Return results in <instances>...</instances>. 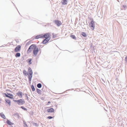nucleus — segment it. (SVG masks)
<instances>
[{"instance_id": "1", "label": "nucleus", "mask_w": 127, "mask_h": 127, "mask_svg": "<svg viewBox=\"0 0 127 127\" xmlns=\"http://www.w3.org/2000/svg\"><path fill=\"white\" fill-rule=\"evenodd\" d=\"M13 101L16 102L19 105H23L25 103L24 100L22 99H20L18 100H14Z\"/></svg>"}, {"instance_id": "2", "label": "nucleus", "mask_w": 127, "mask_h": 127, "mask_svg": "<svg viewBox=\"0 0 127 127\" xmlns=\"http://www.w3.org/2000/svg\"><path fill=\"white\" fill-rule=\"evenodd\" d=\"M35 46H36L34 45H31L28 49L27 51V53H29L32 50L33 51Z\"/></svg>"}, {"instance_id": "3", "label": "nucleus", "mask_w": 127, "mask_h": 127, "mask_svg": "<svg viewBox=\"0 0 127 127\" xmlns=\"http://www.w3.org/2000/svg\"><path fill=\"white\" fill-rule=\"evenodd\" d=\"M95 22L93 20L91 21L89 24L90 27L93 30L94 29L95 27Z\"/></svg>"}, {"instance_id": "4", "label": "nucleus", "mask_w": 127, "mask_h": 127, "mask_svg": "<svg viewBox=\"0 0 127 127\" xmlns=\"http://www.w3.org/2000/svg\"><path fill=\"white\" fill-rule=\"evenodd\" d=\"M42 38H44L45 39H48V40H50V34L49 33H46L44 35L42 34Z\"/></svg>"}, {"instance_id": "5", "label": "nucleus", "mask_w": 127, "mask_h": 127, "mask_svg": "<svg viewBox=\"0 0 127 127\" xmlns=\"http://www.w3.org/2000/svg\"><path fill=\"white\" fill-rule=\"evenodd\" d=\"M38 52V48L36 46L33 51V53L35 56H36Z\"/></svg>"}, {"instance_id": "6", "label": "nucleus", "mask_w": 127, "mask_h": 127, "mask_svg": "<svg viewBox=\"0 0 127 127\" xmlns=\"http://www.w3.org/2000/svg\"><path fill=\"white\" fill-rule=\"evenodd\" d=\"M5 96L7 97H9L11 99H13V98L12 97L13 96V95L11 94L10 93H8L7 94V95L6 93H4L3 94Z\"/></svg>"}, {"instance_id": "7", "label": "nucleus", "mask_w": 127, "mask_h": 127, "mask_svg": "<svg viewBox=\"0 0 127 127\" xmlns=\"http://www.w3.org/2000/svg\"><path fill=\"white\" fill-rule=\"evenodd\" d=\"M54 23L58 26H60L62 24L61 22L58 20H55L54 21Z\"/></svg>"}, {"instance_id": "8", "label": "nucleus", "mask_w": 127, "mask_h": 127, "mask_svg": "<svg viewBox=\"0 0 127 127\" xmlns=\"http://www.w3.org/2000/svg\"><path fill=\"white\" fill-rule=\"evenodd\" d=\"M21 46L20 45L17 46L15 49V51L16 52H18L20 51L21 50Z\"/></svg>"}, {"instance_id": "9", "label": "nucleus", "mask_w": 127, "mask_h": 127, "mask_svg": "<svg viewBox=\"0 0 127 127\" xmlns=\"http://www.w3.org/2000/svg\"><path fill=\"white\" fill-rule=\"evenodd\" d=\"M5 102L6 103L8 104L9 106H10L11 105V101L10 100L6 99H5Z\"/></svg>"}, {"instance_id": "10", "label": "nucleus", "mask_w": 127, "mask_h": 127, "mask_svg": "<svg viewBox=\"0 0 127 127\" xmlns=\"http://www.w3.org/2000/svg\"><path fill=\"white\" fill-rule=\"evenodd\" d=\"M42 34H40L38 35L35 36V39H38L40 38H42Z\"/></svg>"}, {"instance_id": "11", "label": "nucleus", "mask_w": 127, "mask_h": 127, "mask_svg": "<svg viewBox=\"0 0 127 127\" xmlns=\"http://www.w3.org/2000/svg\"><path fill=\"white\" fill-rule=\"evenodd\" d=\"M17 94L19 97L21 96V97H22V93L21 92L19 91L18 92Z\"/></svg>"}, {"instance_id": "12", "label": "nucleus", "mask_w": 127, "mask_h": 127, "mask_svg": "<svg viewBox=\"0 0 127 127\" xmlns=\"http://www.w3.org/2000/svg\"><path fill=\"white\" fill-rule=\"evenodd\" d=\"M28 72L29 73V74H31V75L32 74L33 72L32 71V70L31 67H29L28 69Z\"/></svg>"}, {"instance_id": "13", "label": "nucleus", "mask_w": 127, "mask_h": 127, "mask_svg": "<svg viewBox=\"0 0 127 127\" xmlns=\"http://www.w3.org/2000/svg\"><path fill=\"white\" fill-rule=\"evenodd\" d=\"M54 109L52 108L48 109L47 110V111L48 112L50 113L54 112Z\"/></svg>"}, {"instance_id": "14", "label": "nucleus", "mask_w": 127, "mask_h": 127, "mask_svg": "<svg viewBox=\"0 0 127 127\" xmlns=\"http://www.w3.org/2000/svg\"><path fill=\"white\" fill-rule=\"evenodd\" d=\"M32 59H30L27 60V62L29 63V65H30L32 64Z\"/></svg>"}, {"instance_id": "15", "label": "nucleus", "mask_w": 127, "mask_h": 127, "mask_svg": "<svg viewBox=\"0 0 127 127\" xmlns=\"http://www.w3.org/2000/svg\"><path fill=\"white\" fill-rule=\"evenodd\" d=\"M27 75H28V78L29 81H31V80L32 78V74L31 75V74H27Z\"/></svg>"}, {"instance_id": "16", "label": "nucleus", "mask_w": 127, "mask_h": 127, "mask_svg": "<svg viewBox=\"0 0 127 127\" xmlns=\"http://www.w3.org/2000/svg\"><path fill=\"white\" fill-rule=\"evenodd\" d=\"M49 40L47 39H45L42 42V43L43 44H45L47 43Z\"/></svg>"}, {"instance_id": "17", "label": "nucleus", "mask_w": 127, "mask_h": 127, "mask_svg": "<svg viewBox=\"0 0 127 127\" xmlns=\"http://www.w3.org/2000/svg\"><path fill=\"white\" fill-rule=\"evenodd\" d=\"M62 3L63 4H67V0H62Z\"/></svg>"}, {"instance_id": "18", "label": "nucleus", "mask_w": 127, "mask_h": 127, "mask_svg": "<svg viewBox=\"0 0 127 127\" xmlns=\"http://www.w3.org/2000/svg\"><path fill=\"white\" fill-rule=\"evenodd\" d=\"M6 122L7 124L9 125H12L13 124V123L11 122L10 121H9L8 120Z\"/></svg>"}, {"instance_id": "19", "label": "nucleus", "mask_w": 127, "mask_h": 127, "mask_svg": "<svg viewBox=\"0 0 127 127\" xmlns=\"http://www.w3.org/2000/svg\"><path fill=\"white\" fill-rule=\"evenodd\" d=\"M20 54L19 53H18L15 55V56L16 57H19L20 56Z\"/></svg>"}, {"instance_id": "20", "label": "nucleus", "mask_w": 127, "mask_h": 127, "mask_svg": "<svg viewBox=\"0 0 127 127\" xmlns=\"http://www.w3.org/2000/svg\"><path fill=\"white\" fill-rule=\"evenodd\" d=\"M23 73L25 75H27V74H28L27 73V71L25 70H23Z\"/></svg>"}, {"instance_id": "21", "label": "nucleus", "mask_w": 127, "mask_h": 127, "mask_svg": "<svg viewBox=\"0 0 127 127\" xmlns=\"http://www.w3.org/2000/svg\"><path fill=\"white\" fill-rule=\"evenodd\" d=\"M1 116L3 118L5 119V116L2 113H1L0 114Z\"/></svg>"}, {"instance_id": "22", "label": "nucleus", "mask_w": 127, "mask_h": 127, "mask_svg": "<svg viewBox=\"0 0 127 127\" xmlns=\"http://www.w3.org/2000/svg\"><path fill=\"white\" fill-rule=\"evenodd\" d=\"M41 84L40 83L38 84L37 85V87L39 88H41Z\"/></svg>"}, {"instance_id": "23", "label": "nucleus", "mask_w": 127, "mask_h": 127, "mask_svg": "<svg viewBox=\"0 0 127 127\" xmlns=\"http://www.w3.org/2000/svg\"><path fill=\"white\" fill-rule=\"evenodd\" d=\"M70 37L74 39H76L75 36L74 35H70Z\"/></svg>"}, {"instance_id": "24", "label": "nucleus", "mask_w": 127, "mask_h": 127, "mask_svg": "<svg viewBox=\"0 0 127 127\" xmlns=\"http://www.w3.org/2000/svg\"><path fill=\"white\" fill-rule=\"evenodd\" d=\"M37 93L39 94H40L41 93V91L39 89H37Z\"/></svg>"}, {"instance_id": "25", "label": "nucleus", "mask_w": 127, "mask_h": 127, "mask_svg": "<svg viewBox=\"0 0 127 127\" xmlns=\"http://www.w3.org/2000/svg\"><path fill=\"white\" fill-rule=\"evenodd\" d=\"M81 34L83 36L86 37V34L85 33V32H82Z\"/></svg>"}, {"instance_id": "26", "label": "nucleus", "mask_w": 127, "mask_h": 127, "mask_svg": "<svg viewBox=\"0 0 127 127\" xmlns=\"http://www.w3.org/2000/svg\"><path fill=\"white\" fill-rule=\"evenodd\" d=\"M31 88L32 89V90L33 91H34L35 90V89L34 88V87L33 85H32L31 86Z\"/></svg>"}, {"instance_id": "27", "label": "nucleus", "mask_w": 127, "mask_h": 127, "mask_svg": "<svg viewBox=\"0 0 127 127\" xmlns=\"http://www.w3.org/2000/svg\"><path fill=\"white\" fill-rule=\"evenodd\" d=\"M21 108H22L23 109H24V110H27V109L25 108V107H24L23 106H21Z\"/></svg>"}, {"instance_id": "28", "label": "nucleus", "mask_w": 127, "mask_h": 127, "mask_svg": "<svg viewBox=\"0 0 127 127\" xmlns=\"http://www.w3.org/2000/svg\"><path fill=\"white\" fill-rule=\"evenodd\" d=\"M53 118V117L51 116H48V118L49 119H50L52 118Z\"/></svg>"}, {"instance_id": "29", "label": "nucleus", "mask_w": 127, "mask_h": 127, "mask_svg": "<svg viewBox=\"0 0 127 127\" xmlns=\"http://www.w3.org/2000/svg\"><path fill=\"white\" fill-rule=\"evenodd\" d=\"M53 38H55L56 37L55 35L54 34H53Z\"/></svg>"}, {"instance_id": "30", "label": "nucleus", "mask_w": 127, "mask_h": 127, "mask_svg": "<svg viewBox=\"0 0 127 127\" xmlns=\"http://www.w3.org/2000/svg\"><path fill=\"white\" fill-rule=\"evenodd\" d=\"M125 61L127 62V56L125 58Z\"/></svg>"}, {"instance_id": "31", "label": "nucleus", "mask_w": 127, "mask_h": 127, "mask_svg": "<svg viewBox=\"0 0 127 127\" xmlns=\"http://www.w3.org/2000/svg\"><path fill=\"white\" fill-rule=\"evenodd\" d=\"M50 103V101H49L48 102V103H47V105H48L49 104H48L49 103Z\"/></svg>"}]
</instances>
